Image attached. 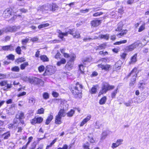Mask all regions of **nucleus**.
I'll return each instance as SVG.
<instances>
[{
    "mask_svg": "<svg viewBox=\"0 0 149 149\" xmlns=\"http://www.w3.org/2000/svg\"><path fill=\"white\" fill-rule=\"evenodd\" d=\"M140 70H138V68L134 67L131 71L125 77L124 79H128L131 76L130 81L129 85L130 86H132L135 84L136 80V78Z\"/></svg>",
    "mask_w": 149,
    "mask_h": 149,
    "instance_id": "nucleus-1",
    "label": "nucleus"
},
{
    "mask_svg": "<svg viewBox=\"0 0 149 149\" xmlns=\"http://www.w3.org/2000/svg\"><path fill=\"white\" fill-rule=\"evenodd\" d=\"M58 33V37L61 39L63 38L64 36H67L68 34L72 35L74 38H78L80 37V33L78 31H75L74 29H69L68 31L65 33H63L59 30Z\"/></svg>",
    "mask_w": 149,
    "mask_h": 149,
    "instance_id": "nucleus-2",
    "label": "nucleus"
},
{
    "mask_svg": "<svg viewBox=\"0 0 149 149\" xmlns=\"http://www.w3.org/2000/svg\"><path fill=\"white\" fill-rule=\"evenodd\" d=\"M82 88V85L77 82L75 85L71 86L70 90L72 93L76 97L80 98L82 97L81 89Z\"/></svg>",
    "mask_w": 149,
    "mask_h": 149,
    "instance_id": "nucleus-3",
    "label": "nucleus"
},
{
    "mask_svg": "<svg viewBox=\"0 0 149 149\" xmlns=\"http://www.w3.org/2000/svg\"><path fill=\"white\" fill-rule=\"evenodd\" d=\"M24 80L32 84H38L41 85H43L44 84L43 81L41 79L34 77H26Z\"/></svg>",
    "mask_w": 149,
    "mask_h": 149,
    "instance_id": "nucleus-4",
    "label": "nucleus"
},
{
    "mask_svg": "<svg viewBox=\"0 0 149 149\" xmlns=\"http://www.w3.org/2000/svg\"><path fill=\"white\" fill-rule=\"evenodd\" d=\"M55 67L50 65H47L46 68L45 73L48 75L54 74L56 71Z\"/></svg>",
    "mask_w": 149,
    "mask_h": 149,
    "instance_id": "nucleus-5",
    "label": "nucleus"
},
{
    "mask_svg": "<svg viewBox=\"0 0 149 149\" xmlns=\"http://www.w3.org/2000/svg\"><path fill=\"white\" fill-rule=\"evenodd\" d=\"M114 88V86L110 85L108 83H105L103 84V93H106L108 91L111 90Z\"/></svg>",
    "mask_w": 149,
    "mask_h": 149,
    "instance_id": "nucleus-6",
    "label": "nucleus"
},
{
    "mask_svg": "<svg viewBox=\"0 0 149 149\" xmlns=\"http://www.w3.org/2000/svg\"><path fill=\"white\" fill-rule=\"evenodd\" d=\"M43 120V118L41 117L36 116L31 120V123L32 125H35L36 123H41Z\"/></svg>",
    "mask_w": 149,
    "mask_h": 149,
    "instance_id": "nucleus-7",
    "label": "nucleus"
},
{
    "mask_svg": "<svg viewBox=\"0 0 149 149\" xmlns=\"http://www.w3.org/2000/svg\"><path fill=\"white\" fill-rule=\"evenodd\" d=\"M20 27L19 26H13L12 27L8 26L6 29H4V31L5 32H13L16 31Z\"/></svg>",
    "mask_w": 149,
    "mask_h": 149,
    "instance_id": "nucleus-8",
    "label": "nucleus"
},
{
    "mask_svg": "<svg viewBox=\"0 0 149 149\" xmlns=\"http://www.w3.org/2000/svg\"><path fill=\"white\" fill-rule=\"evenodd\" d=\"M12 9L7 8L4 11L3 13V17L5 18H8L11 15Z\"/></svg>",
    "mask_w": 149,
    "mask_h": 149,
    "instance_id": "nucleus-9",
    "label": "nucleus"
},
{
    "mask_svg": "<svg viewBox=\"0 0 149 149\" xmlns=\"http://www.w3.org/2000/svg\"><path fill=\"white\" fill-rule=\"evenodd\" d=\"M16 118H15L14 120V122L15 123H17V120H22L24 118V113L22 111H20L17 114L16 116Z\"/></svg>",
    "mask_w": 149,
    "mask_h": 149,
    "instance_id": "nucleus-10",
    "label": "nucleus"
},
{
    "mask_svg": "<svg viewBox=\"0 0 149 149\" xmlns=\"http://www.w3.org/2000/svg\"><path fill=\"white\" fill-rule=\"evenodd\" d=\"M137 54H134L130 58V61L129 62L128 64L130 65L132 64L135 63L137 61Z\"/></svg>",
    "mask_w": 149,
    "mask_h": 149,
    "instance_id": "nucleus-11",
    "label": "nucleus"
},
{
    "mask_svg": "<svg viewBox=\"0 0 149 149\" xmlns=\"http://www.w3.org/2000/svg\"><path fill=\"white\" fill-rule=\"evenodd\" d=\"M102 22V20H95L92 21L91 24L92 26L95 27L98 26Z\"/></svg>",
    "mask_w": 149,
    "mask_h": 149,
    "instance_id": "nucleus-12",
    "label": "nucleus"
},
{
    "mask_svg": "<svg viewBox=\"0 0 149 149\" xmlns=\"http://www.w3.org/2000/svg\"><path fill=\"white\" fill-rule=\"evenodd\" d=\"M2 50L4 51H13L15 47L12 45H9L2 46Z\"/></svg>",
    "mask_w": 149,
    "mask_h": 149,
    "instance_id": "nucleus-13",
    "label": "nucleus"
},
{
    "mask_svg": "<svg viewBox=\"0 0 149 149\" xmlns=\"http://www.w3.org/2000/svg\"><path fill=\"white\" fill-rule=\"evenodd\" d=\"M127 32V29L123 30L120 32L118 33L116 36L118 38H121L126 35Z\"/></svg>",
    "mask_w": 149,
    "mask_h": 149,
    "instance_id": "nucleus-14",
    "label": "nucleus"
},
{
    "mask_svg": "<svg viewBox=\"0 0 149 149\" xmlns=\"http://www.w3.org/2000/svg\"><path fill=\"white\" fill-rule=\"evenodd\" d=\"M100 33H101V32H99L97 34H99L98 36H95L93 38H84L83 39V40L84 41H86L88 40H90L96 39H101L102 38V34H100Z\"/></svg>",
    "mask_w": 149,
    "mask_h": 149,
    "instance_id": "nucleus-15",
    "label": "nucleus"
},
{
    "mask_svg": "<svg viewBox=\"0 0 149 149\" xmlns=\"http://www.w3.org/2000/svg\"><path fill=\"white\" fill-rule=\"evenodd\" d=\"M122 64L123 63L122 61L120 60H119L116 62L114 65L115 68L116 70H120Z\"/></svg>",
    "mask_w": 149,
    "mask_h": 149,
    "instance_id": "nucleus-16",
    "label": "nucleus"
},
{
    "mask_svg": "<svg viewBox=\"0 0 149 149\" xmlns=\"http://www.w3.org/2000/svg\"><path fill=\"white\" fill-rule=\"evenodd\" d=\"M123 140L121 139H118L116 141V143H113L112 144L111 147L112 148H116L120 145L121 144L123 141Z\"/></svg>",
    "mask_w": 149,
    "mask_h": 149,
    "instance_id": "nucleus-17",
    "label": "nucleus"
},
{
    "mask_svg": "<svg viewBox=\"0 0 149 149\" xmlns=\"http://www.w3.org/2000/svg\"><path fill=\"white\" fill-rule=\"evenodd\" d=\"M91 118V116L90 115H88L83 120L81 123L80 126H82L86 124L88 121L90 120Z\"/></svg>",
    "mask_w": 149,
    "mask_h": 149,
    "instance_id": "nucleus-18",
    "label": "nucleus"
},
{
    "mask_svg": "<svg viewBox=\"0 0 149 149\" xmlns=\"http://www.w3.org/2000/svg\"><path fill=\"white\" fill-rule=\"evenodd\" d=\"M135 48L134 44L130 45L126 47V50L127 52H131L133 51Z\"/></svg>",
    "mask_w": 149,
    "mask_h": 149,
    "instance_id": "nucleus-19",
    "label": "nucleus"
},
{
    "mask_svg": "<svg viewBox=\"0 0 149 149\" xmlns=\"http://www.w3.org/2000/svg\"><path fill=\"white\" fill-rule=\"evenodd\" d=\"M50 10L52 11H55L57 10L58 8V6L55 3H52L50 4Z\"/></svg>",
    "mask_w": 149,
    "mask_h": 149,
    "instance_id": "nucleus-20",
    "label": "nucleus"
},
{
    "mask_svg": "<svg viewBox=\"0 0 149 149\" xmlns=\"http://www.w3.org/2000/svg\"><path fill=\"white\" fill-rule=\"evenodd\" d=\"M123 24L122 23H119L118 24V26L116 29H115V31H116L119 32L122 31V28L123 27Z\"/></svg>",
    "mask_w": 149,
    "mask_h": 149,
    "instance_id": "nucleus-21",
    "label": "nucleus"
},
{
    "mask_svg": "<svg viewBox=\"0 0 149 149\" xmlns=\"http://www.w3.org/2000/svg\"><path fill=\"white\" fill-rule=\"evenodd\" d=\"M61 117L57 115L55 118V123L56 124H60L61 123Z\"/></svg>",
    "mask_w": 149,
    "mask_h": 149,
    "instance_id": "nucleus-22",
    "label": "nucleus"
},
{
    "mask_svg": "<svg viewBox=\"0 0 149 149\" xmlns=\"http://www.w3.org/2000/svg\"><path fill=\"white\" fill-rule=\"evenodd\" d=\"M36 102V100L33 97H30L28 99L29 103L31 105H34Z\"/></svg>",
    "mask_w": 149,
    "mask_h": 149,
    "instance_id": "nucleus-23",
    "label": "nucleus"
},
{
    "mask_svg": "<svg viewBox=\"0 0 149 149\" xmlns=\"http://www.w3.org/2000/svg\"><path fill=\"white\" fill-rule=\"evenodd\" d=\"M53 118V116L52 115L50 114L49 116L46 119L45 122L46 125H48Z\"/></svg>",
    "mask_w": 149,
    "mask_h": 149,
    "instance_id": "nucleus-24",
    "label": "nucleus"
},
{
    "mask_svg": "<svg viewBox=\"0 0 149 149\" xmlns=\"http://www.w3.org/2000/svg\"><path fill=\"white\" fill-rule=\"evenodd\" d=\"M65 110L63 109H61L58 113V115L61 117H64L65 116Z\"/></svg>",
    "mask_w": 149,
    "mask_h": 149,
    "instance_id": "nucleus-25",
    "label": "nucleus"
},
{
    "mask_svg": "<svg viewBox=\"0 0 149 149\" xmlns=\"http://www.w3.org/2000/svg\"><path fill=\"white\" fill-rule=\"evenodd\" d=\"M111 66L109 64L103 65V70L106 71H108L111 69Z\"/></svg>",
    "mask_w": 149,
    "mask_h": 149,
    "instance_id": "nucleus-26",
    "label": "nucleus"
},
{
    "mask_svg": "<svg viewBox=\"0 0 149 149\" xmlns=\"http://www.w3.org/2000/svg\"><path fill=\"white\" fill-rule=\"evenodd\" d=\"M66 61L65 59L63 58H62L61 60L58 61L57 63V65L58 66H60L62 64H64L65 63Z\"/></svg>",
    "mask_w": 149,
    "mask_h": 149,
    "instance_id": "nucleus-27",
    "label": "nucleus"
},
{
    "mask_svg": "<svg viewBox=\"0 0 149 149\" xmlns=\"http://www.w3.org/2000/svg\"><path fill=\"white\" fill-rule=\"evenodd\" d=\"M99 89V87L97 85L94 86L91 88V93H95L97 90Z\"/></svg>",
    "mask_w": 149,
    "mask_h": 149,
    "instance_id": "nucleus-28",
    "label": "nucleus"
},
{
    "mask_svg": "<svg viewBox=\"0 0 149 149\" xmlns=\"http://www.w3.org/2000/svg\"><path fill=\"white\" fill-rule=\"evenodd\" d=\"M40 58L43 62H47L49 61L48 58L45 55H41L40 57Z\"/></svg>",
    "mask_w": 149,
    "mask_h": 149,
    "instance_id": "nucleus-29",
    "label": "nucleus"
},
{
    "mask_svg": "<svg viewBox=\"0 0 149 149\" xmlns=\"http://www.w3.org/2000/svg\"><path fill=\"white\" fill-rule=\"evenodd\" d=\"M118 91V88H117L113 91L112 92L111 94V97L112 98H115L116 96Z\"/></svg>",
    "mask_w": 149,
    "mask_h": 149,
    "instance_id": "nucleus-30",
    "label": "nucleus"
},
{
    "mask_svg": "<svg viewBox=\"0 0 149 149\" xmlns=\"http://www.w3.org/2000/svg\"><path fill=\"white\" fill-rule=\"evenodd\" d=\"M127 42V40H123L120 41H117L113 43L114 45H120L122 44L125 43Z\"/></svg>",
    "mask_w": 149,
    "mask_h": 149,
    "instance_id": "nucleus-31",
    "label": "nucleus"
},
{
    "mask_svg": "<svg viewBox=\"0 0 149 149\" xmlns=\"http://www.w3.org/2000/svg\"><path fill=\"white\" fill-rule=\"evenodd\" d=\"M75 111L74 109H71L70 111L67 113V116L71 117L73 116L75 113Z\"/></svg>",
    "mask_w": 149,
    "mask_h": 149,
    "instance_id": "nucleus-32",
    "label": "nucleus"
},
{
    "mask_svg": "<svg viewBox=\"0 0 149 149\" xmlns=\"http://www.w3.org/2000/svg\"><path fill=\"white\" fill-rule=\"evenodd\" d=\"M49 24L47 23H43L39 25L38 26V28L39 29H40L44 27H47L49 26Z\"/></svg>",
    "mask_w": 149,
    "mask_h": 149,
    "instance_id": "nucleus-33",
    "label": "nucleus"
},
{
    "mask_svg": "<svg viewBox=\"0 0 149 149\" xmlns=\"http://www.w3.org/2000/svg\"><path fill=\"white\" fill-rule=\"evenodd\" d=\"M29 65L28 62H25L20 65V68L21 70H23L25 69V67Z\"/></svg>",
    "mask_w": 149,
    "mask_h": 149,
    "instance_id": "nucleus-34",
    "label": "nucleus"
},
{
    "mask_svg": "<svg viewBox=\"0 0 149 149\" xmlns=\"http://www.w3.org/2000/svg\"><path fill=\"white\" fill-rule=\"evenodd\" d=\"M25 61V58H24L22 57L16 59L15 61L17 63H19L23 62Z\"/></svg>",
    "mask_w": 149,
    "mask_h": 149,
    "instance_id": "nucleus-35",
    "label": "nucleus"
},
{
    "mask_svg": "<svg viewBox=\"0 0 149 149\" xmlns=\"http://www.w3.org/2000/svg\"><path fill=\"white\" fill-rule=\"evenodd\" d=\"M142 98L143 100H145L148 96V94L145 92H143L141 93Z\"/></svg>",
    "mask_w": 149,
    "mask_h": 149,
    "instance_id": "nucleus-36",
    "label": "nucleus"
},
{
    "mask_svg": "<svg viewBox=\"0 0 149 149\" xmlns=\"http://www.w3.org/2000/svg\"><path fill=\"white\" fill-rule=\"evenodd\" d=\"M73 61H70L66 65V67L69 68H71L73 65Z\"/></svg>",
    "mask_w": 149,
    "mask_h": 149,
    "instance_id": "nucleus-37",
    "label": "nucleus"
},
{
    "mask_svg": "<svg viewBox=\"0 0 149 149\" xmlns=\"http://www.w3.org/2000/svg\"><path fill=\"white\" fill-rule=\"evenodd\" d=\"M6 58L8 59L13 61L15 59V56L12 54H10L6 56Z\"/></svg>",
    "mask_w": 149,
    "mask_h": 149,
    "instance_id": "nucleus-38",
    "label": "nucleus"
},
{
    "mask_svg": "<svg viewBox=\"0 0 149 149\" xmlns=\"http://www.w3.org/2000/svg\"><path fill=\"white\" fill-rule=\"evenodd\" d=\"M15 50L17 54H21L22 50L20 47H17L15 49Z\"/></svg>",
    "mask_w": 149,
    "mask_h": 149,
    "instance_id": "nucleus-39",
    "label": "nucleus"
},
{
    "mask_svg": "<svg viewBox=\"0 0 149 149\" xmlns=\"http://www.w3.org/2000/svg\"><path fill=\"white\" fill-rule=\"evenodd\" d=\"M42 96L45 99H47L49 97V95L47 93L45 92L43 93Z\"/></svg>",
    "mask_w": 149,
    "mask_h": 149,
    "instance_id": "nucleus-40",
    "label": "nucleus"
},
{
    "mask_svg": "<svg viewBox=\"0 0 149 149\" xmlns=\"http://www.w3.org/2000/svg\"><path fill=\"white\" fill-rule=\"evenodd\" d=\"M11 70L12 71L18 72L19 71V68L18 67L15 66L12 68Z\"/></svg>",
    "mask_w": 149,
    "mask_h": 149,
    "instance_id": "nucleus-41",
    "label": "nucleus"
},
{
    "mask_svg": "<svg viewBox=\"0 0 149 149\" xmlns=\"http://www.w3.org/2000/svg\"><path fill=\"white\" fill-rule=\"evenodd\" d=\"M79 70L82 74H83L84 73V67L82 65H80L79 66Z\"/></svg>",
    "mask_w": 149,
    "mask_h": 149,
    "instance_id": "nucleus-42",
    "label": "nucleus"
},
{
    "mask_svg": "<svg viewBox=\"0 0 149 149\" xmlns=\"http://www.w3.org/2000/svg\"><path fill=\"white\" fill-rule=\"evenodd\" d=\"M145 24L141 25L138 29V32H140L142 31L145 29Z\"/></svg>",
    "mask_w": 149,
    "mask_h": 149,
    "instance_id": "nucleus-43",
    "label": "nucleus"
},
{
    "mask_svg": "<svg viewBox=\"0 0 149 149\" xmlns=\"http://www.w3.org/2000/svg\"><path fill=\"white\" fill-rule=\"evenodd\" d=\"M127 55V54L125 52L122 53L120 55L121 58L123 60H125Z\"/></svg>",
    "mask_w": 149,
    "mask_h": 149,
    "instance_id": "nucleus-44",
    "label": "nucleus"
},
{
    "mask_svg": "<svg viewBox=\"0 0 149 149\" xmlns=\"http://www.w3.org/2000/svg\"><path fill=\"white\" fill-rule=\"evenodd\" d=\"M10 136V134L9 132L4 133L3 135V136L4 137V139H7Z\"/></svg>",
    "mask_w": 149,
    "mask_h": 149,
    "instance_id": "nucleus-45",
    "label": "nucleus"
},
{
    "mask_svg": "<svg viewBox=\"0 0 149 149\" xmlns=\"http://www.w3.org/2000/svg\"><path fill=\"white\" fill-rule=\"evenodd\" d=\"M44 110L43 108H41L40 109L38 110L37 113L38 114H43L44 113Z\"/></svg>",
    "mask_w": 149,
    "mask_h": 149,
    "instance_id": "nucleus-46",
    "label": "nucleus"
},
{
    "mask_svg": "<svg viewBox=\"0 0 149 149\" xmlns=\"http://www.w3.org/2000/svg\"><path fill=\"white\" fill-rule=\"evenodd\" d=\"M70 61H73L76 58V56L75 54H72L70 55Z\"/></svg>",
    "mask_w": 149,
    "mask_h": 149,
    "instance_id": "nucleus-47",
    "label": "nucleus"
},
{
    "mask_svg": "<svg viewBox=\"0 0 149 149\" xmlns=\"http://www.w3.org/2000/svg\"><path fill=\"white\" fill-rule=\"evenodd\" d=\"M29 41V39L28 38L24 39L22 40V44L23 45H26L28 42Z\"/></svg>",
    "mask_w": 149,
    "mask_h": 149,
    "instance_id": "nucleus-48",
    "label": "nucleus"
},
{
    "mask_svg": "<svg viewBox=\"0 0 149 149\" xmlns=\"http://www.w3.org/2000/svg\"><path fill=\"white\" fill-rule=\"evenodd\" d=\"M7 83V81H4L0 82V85L1 86H4L6 85Z\"/></svg>",
    "mask_w": 149,
    "mask_h": 149,
    "instance_id": "nucleus-49",
    "label": "nucleus"
},
{
    "mask_svg": "<svg viewBox=\"0 0 149 149\" xmlns=\"http://www.w3.org/2000/svg\"><path fill=\"white\" fill-rule=\"evenodd\" d=\"M52 95L54 97H58L59 95V94L58 93L54 91H53L52 92Z\"/></svg>",
    "mask_w": 149,
    "mask_h": 149,
    "instance_id": "nucleus-50",
    "label": "nucleus"
},
{
    "mask_svg": "<svg viewBox=\"0 0 149 149\" xmlns=\"http://www.w3.org/2000/svg\"><path fill=\"white\" fill-rule=\"evenodd\" d=\"M45 69V67L43 66H41L38 68V70L40 72H43Z\"/></svg>",
    "mask_w": 149,
    "mask_h": 149,
    "instance_id": "nucleus-51",
    "label": "nucleus"
},
{
    "mask_svg": "<svg viewBox=\"0 0 149 149\" xmlns=\"http://www.w3.org/2000/svg\"><path fill=\"white\" fill-rule=\"evenodd\" d=\"M57 140V139L56 138L55 139L52 141V142L50 143V144L48 146H47V148H49L51 147L52 145L54 144L55 142Z\"/></svg>",
    "mask_w": 149,
    "mask_h": 149,
    "instance_id": "nucleus-52",
    "label": "nucleus"
},
{
    "mask_svg": "<svg viewBox=\"0 0 149 149\" xmlns=\"http://www.w3.org/2000/svg\"><path fill=\"white\" fill-rule=\"evenodd\" d=\"M102 12H97V13H96L94 14L93 15V16L94 17H97V16H99L100 15H102Z\"/></svg>",
    "mask_w": 149,
    "mask_h": 149,
    "instance_id": "nucleus-53",
    "label": "nucleus"
},
{
    "mask_svg": "<svg viewBox=\"0 0 149 149\" xmlns=\"http://www.w3.org/2000/svg\"><path fill=\"white\" fill-rule=\"evenodd\" d=\"M109 38V34H106L103 35V38L106 40H108Z\"/></svg>",
    "mask_w": 149,
    "mask_h": 149,
    "instance_id": "nucleus-54",
    "label": "nucleus"
},
{
    "mask_svg": "<svg viewBox=\"0 0 149 149\" xmlns=\"http://www.w3.org/2000/svg\"><path fill=\"white\" fill-rule=\"evenodd\" d=\"M84 149H89V143H87L86 144H84L83 146Z\"/></svg>",
    "mask_w": 149,
    "mask_h": 149,
    "instance_id": "nucleus-55",
    "label": "nucleus"
},
{
    "mask_svg": "<svg viewBox=\"0 0 149 149\" xmlns=\"http://www.w3.org/2000/svg\"><path fill=\"white\" fill-rule=\"evenodd\" d=\"M61 54L59 52H57L56 55H55V58L57 59H58L60 58V56Z\"/></svg>",
    "mask_w": 149,
    "mask_h": 149,
    "instance_id": "nucleus-56",
    "label": "nucleus"
},
{
    "mask_svg": "<svg viewBox=\"0 0 149 149\" xmlns=\"http://www.w3.org/2000/svg\"><path fill=\"white\" fill-rule=\"evenodd\" d=\"M26 93L25 92H23L21 93H19L18 95L17 96L18 97H19L21 96H22L26 95Z\"/></svg>",
    "mask_w": 149,
    "mask_h": 149,
    "instance_id": "nucleus-57",
    "label": "nucleus"
},
{
    "mask_svg": "<svg viewBox=\"0 0 149 149\" xmlns=\"http://www.w3.org/2000/svg\"><path fill=\"white\" fill-rule=\"evenodd\" d=\"M112 51L116 53H117L119 51V49L116 48H114L112 49Z\"/></svg>",
    "mask_w": 149,
    "mask_h": 149,
    "instance_id": "nucleus-58",
    "label": "nucleus"
},
{
    "mask_svg": "<svg viewBox=\"0 0 149 149\" xmlns=\"http://www.w3.org/2000/svg\"><path fill=\"white\" fill-rule=\"evenodd\" d=\"M50 5H48L46 6H44V9L46 10H50Z\"/></svg>",
    "mask_w": 149,
    "mask_h": 149,
    "instance_id": "nucleus-59",
    "label": "nucleus"
},
{
    "mask_svg": "<svg viewBox=\"0 0 149 149\" xmlns=\"http://www.w3.org/2000/svg\"><path fill=\"white\" fill-rule=\"evenodd\" d=\"M116 39V35H113L111 36L110 39L111 40H114Z\"/></svg>",
    "mask_w": 149,
    "mask_h": 149,
    "instance_id": "nucleus-60",
    "label": "nucleus"
},
{
    "mask_svg": "<svg viewBox=\"0 0 149 149\" xmlns=\"http://www.w3.org/2000/svg\"><path fill=\"white\" fill-rule=\"evenodd\" d=\"M89 10V9H86L84 10H80V12L83 13H86L88 12Z\"/></svg>",
    "mask_w": 149,
    "mask_h": 149,
    "instance_id": "nucleus-61",
    "label": "nucleus"
},
{
    "mask_svg": "<svg viewBox=\"0 0 149 149\" xmlns=\"http://www.w3.org/2000/svg\"><path fill=\"white\" fill-rule=\"evenodd\" d=\"M6 77V75L3 74H0V79L5 78Z\"/></svg>",
    "mask_w": 149,
    "mask_h": 149,
    "instance_id": "nucleus-62",
    "label": "nucleus"
},
{
    "mask_svg": "<svg viewBox=\"0 0 149 149\" xmlns=\"http://www.w3.org/2000/svg\"><path fill=\"white\" fill-rule=\"evenodd\" d=\"M38 39L37 37H34L31 39L32 42L36 41L38 40Z\"/></svg>",
    "mask_w": 149,
    "mask_h": 149,
    "instance_id": "nucleus-63",
    "label": "nucleus"
},
{
    "mask_svg": "<svg viewBox=\"0 0 149 149\" xmlns=\"http://www.w3.org/2000/svg\"><path fill=\"white\" fill-rule=\"evenodd\" d=\"M134 1V0H128L127 1V4H131L133 3Z\"/></svg>",
    "mask_w": 149,
    "mask_h": 149,
    "instance_id": "nucleus-64",
    "label": "nucleus"
}]
</instances>
